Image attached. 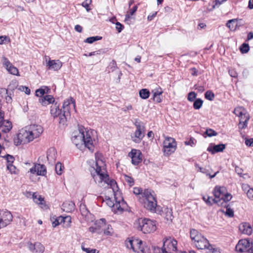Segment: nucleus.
I'll return each mask as SVG.
<instances>
[{"instance_id":"f257e3e1","label":"nucleus","mask_w":253,"mask_h":253,"mask_svg":"<svg viewBox=\"0 0 253 253\" xmlns=\"http://www.w3.org/2000/svg\"><path fill=\"white\" fill-rule=\"evenodd\" d=\"M43 132L42 127L39 125L33 124L26 126L19 130L17 135V139H14L16 145L32 141L39 137Z\"/></svg>"},{"instance_id":"f03ea898","label":"nucleus","mask_w":253,"mask_h":253,"mask_svg":"<svg viewBox=\"0 0 253 253\" xmlns=\"http://www.w3.org/2000/svg\"><path fill=\"white\" fill-rule=\"evenodd\" d=\"M110 191L114 193L115 203L109 198H106L107 205L111 208L112 211L115 213H121L127 208V204L124 200L121 192L118 190V187L115 181L111 180L109 184Z\"/></svg>"},{"instance_id":"7ed1b4c3","label":"nucleus","mask_w":253,"mask_h":253,"mask_svg":"<svg viewBox=\"0 0 253 253\" xmlns=\"http://www.w3.org/2000/svg\"><path fill=\"white\" fill-rule=\"evenodd\" d=\"M133 193L138 196L140 203L148 210L156 212L157 201L154 192L151 190L145 189L144 191L139 187L133 188Z\"/></svg>"},{"instance_id":"20e7f679","label":"nucleus","mask_w":253,"mask_h":253,"mask_svg":"<svg viewBox=\"0 0 253 253\" xmlns=\"http://www.w3.org/2000/svg\"><path fill=\"white\" fill-rule=\"evenodd\" d=\"M72 106L74 109H75V101L71 97L65 100L62 107V110H60L58 106L55 104L51 107L50 113L54 117H59V123L60 125H65L67 122L68 118L70 116V107Z\"/></svg>"},{"instance_id":"39448f33","label":"nucleus","mask_w":253,"mask_h":253,"mask_svg":"<svg viewBox=\"0 0 253 253\" xmlns=\"http://www.w3.org/2000/svg\"><path fill=\"white\" fill-rule=\"evenodd\" d=\"M72 140L79 148L84 146L92 152L94 150V145L91 136L83 126H79L78 131L73 133Z\"/></svg>"},{"instance_id":"423d86ee","label":"nucleus","mask_w":253,"mask_h":253,"mask_svg":"<svg viewBox=\"0 0 253 253\" xmlns=\"http://www.w3.org/2000/svg\"><path fill=\"white\" fill-rule=\"evenodd\" d=\"M190 237L196 248L200 250L207 249H212L209 241L195 229H191L190 231Z\"/></svg>"},{"instance_id":"0eeeda50","label":"nucleus","mask_w":253,"mask_h":253,"mask_svg":"<svg viewBox=\"0 0 253 253\" xmlns=\"http://www.w3.org/2000/svg\"><path fill=\"white\" fill-rule=\"evenodd\" d=\"M156 222L149 219L140 218L135 223V227L144 233L154 232L157 228Z\"/></svg>"},{"instance_id":"6e6552de","label":"nucleus","mask_w":253,"mask_h":253,"mask_svg":"<svg viewBox=\"0 0 253 253\" xmlns=\"http://www.w3.org/2000/svg\"><path fill=\"white\" fill-rule=\"evenodd\" d=\"M96 169L95 171L96 172V176H94V180L96 181L97 177H99L100 181L99 182L104 181L105 183H108L109 180L108 175L106 174L105 169L104 167L105 166L104 162L101 159L97 158L96 155Z\"/></svg>"},{"instance_id":"1a4fd4ad","label":"nucleus","mask_w":253,"mask_h":253,"mask_svg":"<svg viewBox=\"0 0 253 253\" xmlns=\"http://www.w3.org/2000/svg\"><path fill=\"white\" fill-rule=\"evenodd\" d=\"M136 129L133 135H131L132 141L138 143L141 142L145 136V127L144 124L141 121L136 120L134 123Z\"/></svg>"},{"instance_id":"9d476101","label":"nucleus","mask_w":253,"mask_h":253,"mask_svg":"<svg viewBox=\"0 0 253 253\" xmlns=\"http://www.w3.org/2000/svg\"><path fill=\"white\" fill-rule=\"evenodd\" d=\"M176 148V142L174 139L170 137H166L163 142V151L165 156H169L173 153Z\"/></svg>"},{"instance_id":"9b49d317","label":"nucleus","mask_w":253,"mask_h":253,"mask_svg":"<svg viewBox=\"0 0 253 253\" xmlns=\"http://www.w3.org/2000/svg\"><path fill=\"white\" fill-rule=\"evenodd\" d=\"M177 241L171 237L166 238L163 242L164 250L166 253H176Z\"/></svg>"},{"instance_id":"f8f14e48","label":"nucleus","mask_w":253,"mask_h":253,"mask_svg":"<svg viewBox=\"0 0 253 253\" xmlns=\"http://www.w3.org/2000/svg\"><path fill=\"white\" fill-rule=\"evenodd\" d=\"M13 216L7 210L0 211V229L9 225L12 221Z\"/></svg>"},{"instance_id":"ddd939ff","label":"nucleus","mask_w":253,"mask_h":253,"mask_svg":"<svg viewBox=\"0 0 253 253\" xmlns=\"http://www.w3.org/2000/svg\"><path fill=\"white\" fill-rule=\"evenodd\" d=\"M225 192H226V189L225 187L215 186L213 191L214 198L212 199L213 202L220 206L221 202H222L221 197Z\"/></svg>"},{"instance_id":"4468645a","label":"nucleus","mask_w":253,"mask_h":253,"mask_svg":"<svg viewBox=\"0 0 253 253\" xmlns=\"http://www.w3.org/2000/svg\"><path fill=\"white\" fill-rule=\"evenodd\" d=\"M252 245L247 239L240 240L236 246V251L239 253H248L251 250Z\"/></svg>"},{"instance_id":"2eb2a0df","label":"nucleus","mask_w":253,"mask_h":253,"mask_svg":"<svg viewBox=\"0 0 253 253\" xmlns=\"http://www.w3.org/2000/svg\"><path fill=\"white\" fill-rule=\"evenodd\" d=\"M106 226V220L104 218H101L96 221L94 225L89 228V231L92 233L101 234L103 232L104 226Z\"/></svg>"},{"instance_id":"dca6fc26","label":"nucleus","mask_w":253,"mask_h":253,"mask_svg":"<svg viewBox=\"0 0 253 253\" xmlns=\"http://www.w3.org/2000/svg\"><path fill=\"white\" fill-rule=\"evenodd\" d=\"M31 173H36L38 175L44 176L46 174V169L44 165L40 164H35L30 169Z\"/></svg>"},{"instance_id":"f3484780","label":"nucleus","mask_w":253,"mask_h":253,"mask_svg":"<svg viewBox=\"0 0 253 253\" xmlns=\"http://www.w3.org/2000/svg\"><path fill=\"white\" fill-rule=\"evenodd\" d=\"M129 156L131 158L132 164L134 165H137L142 161V153L140 151L133 149L129 154Z\"/></svg>"},{"instance_id":"a211bd4d","label":"nucleus","mask_w":253,"mask_h":253,"mask_svg":"<svg viewBox=\"0 0 253 253\" xmlns=\"http://www.w3.org/2000/svg\"><path fill=\"white\" fill-rule=\"evenodd\" d=\"M134 252L137 253H150L149 248L141 240L137 238V245H135Z\"/></svg>"},{"instance_id":"6ab92c4d","label":"nucleus","mask_w":253,"mask_h":253,"mask_svg":"<svg viewBox=\"0 0 253 253\" xmlns=\"http://www.w3.org/2000/svg\"><path fill=\"white\" fill-rule=\"evenodd\" d=\"M29 249L32 252L42 253L44 251V246L39 242L32 244L31 242L28 243Z\"/></svg>"},{"instance_id":"aec40b11","label":"nucleus","mask_w":253,"mask_h":253,"mask_svg":"<svg viewBox=\"0 0 253 253\" xmlns=\"http://www.w3.org/2000/svg\"><path fill=\"white\" fill-rule=\"evenodd\" d=\"M46 66L48 70L57 71L61 68L62 63L59 60H49L46 62Z\"/></svg>"},{"instance_id":"412c9836","label":"nucleus","mask_w":253,"mask_h":253,"mask_svg":"<svg viewBox=\"0 0 253 253\" xmlns=\"http://www.w3.org/2000/svg\"><path fill=\"white\" fill-rule=\"evenodd\" d=\"M54 101V98L51 95H46L39 99L40 103L44 106H46L51 103H53Z\"/></svg>"},{"instance_id":"4be33fe9","label":"nucleus","mask_w":253,"mask_h":253,"mask_svg":"<svg viewBox=\"0 0 253 253\" xmlns=\"http://www.w3.org/2000/svg\"><path fill=\"white\" fill-rule=\"evenodd\" d=\"M239 229L241 233L248 235H250L252 232V228L249 223L244 222L240 224Z\"/></svg>"},{"instance_id":"5701e85b","label":"nucleus","mask_w":253,"mask_h":253,"mask_svg":"<svg viewBox=\"0 0 253 253\" xmlns=\"http://www.w3.org/2000/svg\"><path fill=\"white\" fill-rule=\"evenodd\" d=\"M57 157V152L54 148H50L47 151V159L50 164L55 163Z\"/></svg>"},{"instance_id":"b1692460","label":"nucleus","mask_w":253,"mask_h":253,"mask_svg":"<svg viewBox=\"0 0 253 253\" xmlns=\"http://www.w3.org/2000/svg\"><path fill=\"white\" fill-rule=\"evenodd\" d=\"M225 148V145L223 144L214 145L213 146L211 145L208 148L207 151L213 154L215 153L222 152Z\"/></svg>"},{"instance_id":"393cba45","label":"nucleus","mask_w":253,"mask_h":253,"mask_svg":"<svg viewBox=\"0 0 253 253\" xmlns=\"http://www.w3.org/2000/svg\"><path fill=\"white\" fill-rule=\"evenodd\" d=\"M12 128V123L8 120H3L0 124V129L5 133L9 131Z\"/></svg>"},{"instance_id":"a878e982","label":"nucleus","mask_w":253,"mask_h":253,"mask_svg":"<svg viewBox=\"0 0 253 253\" xmlns=\"http://www.w3.org/2000/svg\"><path fill=\"white\" fill-rule=\"evenodd\" d=\"M62 209L66 212H71L74 210L75 205L72 201H66L62 204Z\"/></svg>"},{"instance_id":"bb28decb","label":"nucleus","mask_w":253,"mask_h":253,"mask_svg":"<svg viewBox=\"0 0 253 253\" xmlns=\"http://www.w3.org/2000/svg\"><path fill=\"white\" fill-rule=\"evenodd\" d=\"M125 244L127 249L132 250L134 252L135 245H137V238L132 237L128 239L126 241Z\"/></svg>"},{"instance_id":"cd10ccee","label":"nucleus","mask_w":253,"mask_h":253,"mask_svg":"<svg viewBox=\"0 0 253 253\" xmlns=\"http://www.w3.org/2000/svg\"><path fill=\"white\" fill-rule=\"evenodd\" d=\"M49 92L50 89L47 86H42L36 90V95L42 97L44 94H47L49 93Z\"/></svg>"},{"instance_id":"c85d7f7f","label":"nucleus","mask_w":253,"mask_h":253,"mask_svg":"<svg viewBox=\"0 0 253 253\" xmlns=\"http://www.w3.org/2000/svg\"><path fill=\"white\" fill-rule=\"evenodd\" d=\"M165 217L168 222H171L173 218L172 211L171 209L167 208L164 210Z\"/></svg>"},{"instance_id":"c756f323","label":"nucleus","mask_w":253,"mask_h":253,"mask_svg":"<svg viewBox=\"0 0 253 253\" xmlns=\"http://www.w3.org/2000/svg\"><path fill=\"white\" fill-rule=\"evenodd\" d=\"M137 9V6L136 5L133 7V8L130 10L129 12H128L126 15L125 19V22L128 24L131 23V16L133 15Z\"/></svg>"},{"instance_id":"7c9ffc66","label":"nucleus","mask_w":253,"mask_h":253,"mask_svg":"<svg viewBox=\"0 0 253 253\" xmlns=\"http://www.w3.org/2000/svg\"><path fill=\"white\" fill-rule=\"evenodd\" d=\"M244 118L245 120L240 121L239 123L238 124V127L240 129H244L247 126L248 122L250 119L249 114H245V116Z\"/></svg>"},{"instance_id":"2f4dec72","label":"nucleus","mask_w":253,"mask_h":253,"mask_svg":"<svg viewBox=\"0 0 253 253\" xmlns=\"http://www.w3.org/2000/svg\"><path fill=\"white\" fill-rule=\"evenodd\" d=\"M19 87L18 83L16 80L12 81L8 85V89H7L8 91L13 92V91L16 88L18 89ZM6 89H4L3 90L5 91Z\"/></svg>"},{"instance_id":"473e14b6","label":"nucleus","mask_w":253,"mask_h":253,"mask_svg":"<svg viewBox=\"0 0 253 253\" xmlns=\"http://www.w3.org/2000/svg\"><path fill=\"white\" fill-rule=\"evenodd\" d=\"M234 113L239 117L241 116H245V114H249L246 110L242 107L236 108L234 110Z\"/></svg>"},{"instance_id":"72a5a7b5","label":"nucleus","mask_w":253,"mask_h":253,"mask_svg":"<svg viewBox=\"0 0 253 253\" xmlns=\"http://www.w3.org/2000/svg\"><path fill=\"white\" fill-rule=\"evenodd\" d=\"M232 195L229 193H226L223 194L221 197L222 202H221V204L220 206H223L224 204H226L227 202L229 201L232 198Z\"/></svg>"},{"instance_id":"f704fd0d","label":"nucleus","mask_w":253,"mask_h":253,"mask_svg":"<svg viewBox=\"0 0 253 253\" xmlns=\"http://www.w3.org/2000/svg\"><path fill=\"white\" fill-rule=\"evenodd\" d=\"M139 95L141 98L146 99L149 97L150 92L147 89H142L139 91Z\"/></svg>"},{"instance_id":"c9c22d12","label":"nucleus","mask_w":253,"mask_h":253,"mask_svg":"<svg viewBox=\"0 0 253 253\" xmlns=\"http://www.w3.org/2000/svg\"><path fill=\"white\" fill-rule=\"evenodd\" d=\"M33 198L35 203L38 204H43V202L44 201L43 198H42L41 196L38 195L37 193H34L33 194Z\"/></svg>"},{"instance_id":"e433bc0d","label":"nucleus","mask_w":253,"mask_h":253,"mask_svg":"<svg viewBox=\"0 0 253 253\" xmlns=\"http://www.w3.org/2000/svg\"><path fill=\"white\" fill-rule=\"evenodd\" d=\"M236 25V20L234 19L228 20L226 23V26L230 30H234Z\"/></svg>"},{"instance_id":"4c0bfd02","label":"nucleus","mask_w":253,"mask_h":253,"mask_svg":"<svg viewBox=\"0 0 253 253\" xmlns=\"http://www.w3.org/2000/svg\"><path fill=\"white\" fill-rule=\"evenodd\" d=\"M103 231L105 235L107 236H111L113 233V229L110 225H107L106 224V226H104L103 228Z\"/></svg>"},{"instance_id":"58836bf2","label":"nucleus","mask_w":253,"mask_h":253,"mask_svg":"<svg viewBox=\"0 0 253 253\" xmlns=\"http://www.w3.org/2000/svg\"><path fill=\"white\" fill-rule=\"evenodd\" d=\"M117 68V64L115 60H112L107 68L108 73L114 71Z\"/></svg>"},{"instance_id":"ea45409f","label":"nucleus","mask_w":253,"mask_h":253,"mask_svg":"<svg viewBox=\"0 0 253 253\" xmlns=\"http://www.w3.org/2000/svg\"><path fill=\"white\" fill-rule=\"evenodd\" d=\"M63 226L65 228H68L70 226L71 223V217L70 216L63 217L62 220Z\"/></svg>"},{"instance_id":"a19ab883","label":"nucleus","mask_w":253,"mask_h":253,"mask_svg":"<svg viewBox=\"0 0 253 253\" xmlns=\"http://www.w3.org/2000/svg\"><path fill=\"white\" fill-rule=\"evenodd\" d=\"M6 70L11 74L18 76H20L17 68L13 66L12 64L10 66H8V68Z\"/></svg>"},{"instance_id":"79ce46f5","label":"nucleus","mask_w":253,"mask_h":253,"mask_svg":"<svg viewBox=\"0 0 253 253\" xmlns=\"http://www.w3.org/2000/svg\"><path fill=\"white\" fill-rule=\"evenodd\" d=\"M203 103V100L200 98L196 99L194 103L193 107L195 109L198 110L202 107Z\"/></svg>"},{"instance_id":"37998d69","label":"nucleus","mask_w":253,"mask_h":253,"mask_svg":"<svg viewBox=\"0 0 253 253\" xmlns=\"http://www.w3.org/2000/svg\"><path fill=\"white\" fill-rule=\"evenodd\" d=\"M53 220H52V226L55 227L62 223L63 216H60L57 217L56 218L53 219Z\"/></svg>"},{"instance_id":"c03bdc74","label":"nucleus","mask_w":253,"mask_h":253,"mask_svg":"<svg viewBox=\"0 0 253 253\" xmlns=\"http://www.w3.org/2000/svg\"><path fill=\"white\" fill-rule=\"evenodd\" d=\"M101 39L102 37L100 36L91 37L86 39L84 41V42L89 43H92L95 41L100 40Z\"/></svg>"},{"instance_id":"a18cd8bd","label":"nucleus","mask_w":253,"mask_h":253,"mask_svg":"<svg viewBox=\"0 0 253 253\" xmlns=\"http://www.w3.org/2000/svg\"><path fill=\"white\" fill-rule=\"evenodd\" d=\"M91 2L92 0H85L82 3L81 5L83 7L85 8L87 12H88L91 10L90 8L89 7V5L91 4Z\"/></svg>"},{"instance_id":"49530a36","label":"nucleus","mask_w":253,"mask_h":253,"mask_svg":"<svg viewBox=\"0 0 253 253\" xmlns=\"http://www.w3.org/2000/svg\"><path fill=\"white\" fill-rule=\"evenodd\" d=\"M205 97L207 99L212 101L214 99V94L211 91L208 90L205 93Z\"/></svg>"},{"instance_id":"de8ad7c7","label":"nucleus","mask_w":253,"mask_h":253,"mask_svg":"<svg viewBox=\"0 0 253 253\" xmlns=\"http://www.w3.org/2000/svg\"><path fill=\"white\" fill-rule=\"evenodd\" d=\"M250 47L248 44L244 43H243L240 48V51L242 53H247L249 50Z\"/></svg>"},{"instance_id":"09e8293b","label":"nucleus","mask_w":253,"mask_h":253,"mask_svg":"<svg viewBox=\"0 0 253 253\" xmlns=\"http://www.w3.org/2000/svg\"><path fill=\"white\" fill-rule=\"evenodd\" d=\"M63 168L62 164L60 163H57L55 166V171L57 174L61 175L63 172Z\"/></svg>"},{"instance_id":"8fccbe9b","label":"nucleus","mask_w":253,"mask_h":253,"mask_svg":"<svg viewBox=\"0 0 253 253\" xmlns=\"http://www.w3.org/2000/svg\"><path fill=\"white\" fill-rule=\"evenodd\" d=\"M225 206H226V209L225 214L230 217H233L234 216V211L233 210L231 209L229 205L226 206L225 205Z\"/></svg>"},{"instance_id":"3c124183","label":"nucleus","mask_w":253,"mask_h":253,"mask_svg":"<svg viewBox=\"0 0 253 253\" xmlns=\"http://www.w3.org/2000/svg\"><path fill=\"white\" fill-rule=\"evenodd\" d=\"M1 62L2 65L5 67L6 69H7L8 68V66H10L12 64L9 62L8 59L4 57L3 56L1 59Z\"/></svg>"},{"instance_id":"603ef678","label":"nucleus","mask_w":253,"mask_h":253,"mask_svg":"<svg viewBox=\"0 0 253 253\" xmlns=\"http://www.w3.org/2000/svg\"><path fill=\"white\" fill-rule=\"evenodd\" d=\"M0 157L5 158L6 160H7V164H12V163L14 162V158L10 155H0Z\"/></svg>"},{"instance_id":"864d4df0","label":"nucleus","mask_w":253,"mask_h":253,"mask_svg":"<svg viewBox=\"0 0 253 253\" xmlns=\"http://www.w3.org/2000/svg\"><path fill=\"white\" fill-rule=\"evenodd\" d=\"M18 89L21 91H24L26 94L29 95L31 93V90L29 87L23 86V85H20L19 86Z\"/></svg>"},{"instance_id":"5fc2aeb1","label":"nucleus","mask_w":253,"mask_h":253,"mask_svg":"<svg viewBox=\"0 0 253 253\" xmlns=\"http://www.w3.org/2000/svg\"><path fill=\"white\" fill-rule=\"evenodd\" d=\"M196 93L194 91H192L188 93L187 99L189 101L193 102L196 99Z\"/></svg>"},{"instance_id":"6e6d98bb","label":"nucleus","mask_w":253,"mask_h":253,"mask_svg":"<svg viewBox=\"0 0 253 253\" xmlns=\"http://www.w3.org/2000/svg\"><path fill=\"white\" fill-rule=\"evenodd\" d=\"M7 96L5 97V100L7 103H11L12 101V96L13 95V93L5 90Z\"/></svg>"},{"instance_id":"4d7b16f0","label":"nucleus","mask_w":253,"mask_h":253,"mask_svg":"<svg viewBox=\"0 0 253 253\" xmlns=\"http://www.w3.org/2000/svg\"><path fill=\"white\" fill-rule=\"evenodd\" d=\"M196 142L197 141L195 138L193 137H190L189 140L186 141L185 142V144L186 145H190L191 146L193 147L195 145Z\"/></svg>"},{"instance_id":"13d9d810","label":"nucleus","mask_w":253,"mask_h":253,"mask_svg":"<svg viewBox=\"0 0 253 253\" xmlns=\"http://www.w3.org/2000/svg\"><path fill=\"white\" fill-rule=\"evenodd\" d=\"M125 178L126 181L128 183L129 186H131L133 185L134 180L132 177L126 175Z\"/></svg>"},{"instance_id":"bf43d9fd","label":"nucleus","mask_w":253,"mask_h":253,"mask_svg":"<svg viewBox=\"0 0 253 253\" xmlns=\"http://www.w3.org/2000/svg\"><path fill=\"white\" fill-rule=\"evenodd\" d=\"M195 167L198 171L203 173H206L207 175H209L208 173H207L206 169L200 167L198 164H195Z\"/></svg>"},{"instance_id":"052dcab7","label":"nucleus","mask_w":253,"mask_h":253,"mask_svg":"<svg viewBox=\"0 0 253 253\" xmlns=\"http://www.w3.org/2000/svg\"><path fill=\"white\" fill-rule=\"evenodd\" d=\"M206 134L210 137L215 136L217 135V133L211 129H208L206 130Z\"/></svg>"},{"instance_id":"680f3d73","label":"nucleus","mask_w":253,"mask_h":253,"mask_svg":"<svg viewBox=\"0 0 253 253\" xmlns=\"http://www.w3.org/2000/svg\"><path fill=\"white\" fill-rule=\"evenodd\" d=\"M6 42H10L9 39L7 36H0V44H3Z\"/></svg>"},{"instance_id":"e2e57ef3","label":"nucleus","mask_w":253,"mask_h":253,"mask_svg":"<svg viewBox=\"0 0 253 253\" xmlns=\"http://www.w3.org/2000/svg\"><path fill=\"white\" fill-rule=\"evenodd\" d=\"M230 76L233 78H237L238 77V73L234 69H230L228 71Z\"/></svg>"},{"instance_id":"0e129e2a","label":"nucleus","mask_w":253,"mask_h":253,"mask_svg":"<svg viewBox=\"0 0 253 253\" xmlns=\"http://www.w3.org/2000/svg\"><path fill=\"white\" fill-rule=\"evenodd\" d=\"M82 249L83 251L85 252L86 253H96V250L95 249H91L90 248H86L84 246H82Z\"/></svg>"},{"instance_id":"69168bd1","label":"nucleus","mask_w":253,"mask_h":253,"mask_svg":"<svg viewBox=\"0 0 253 253\" xmlns=\"http://www.w3.org/2000/svg\"><path fill=\"white\" fill-rule=\"evenodd\" d=\"M7 168L11 173H15L16 168L15 166H13L12 164H7Z\"/></svg>"},{"instance_id":"338daca9","label":"nucleus","mask_w":253,"mask_h":253,"mask_svg":"<svg viewBox=\"0 0 253 253\" xmlns=\"http://www.w3.org/2000/svg\"><path fill=\"white\" fill-rule=\"evenodd\" d=\"M154 253H166L164 251L163 246L162 248H160L159 247L155 248L154 249Z\"/></svg>"},{"instance_id":"774afa93","label":"nucleus","mask_w":253,"mask_h":253,"mask_svg":"<svg viewBox=\"0 0 253 253\" xmlns=\"http://www.w3.org/2000/svg\"><path fill=\"white\" fill-rule=\"evenodd\" d=\"M248 198L251 200H253V188H251L246 194Z\"/></svg>"}]
</instances>
